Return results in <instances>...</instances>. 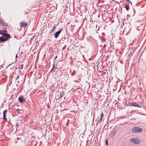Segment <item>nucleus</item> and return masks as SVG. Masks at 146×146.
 <instances>
[{
  "label": "nucleus",
  "mask_w": 146,
  "mask_h": 146,
  "mask_svg": "<svg viewBox=\"0 0 146 146\" xmlns=\"http://www.w3.org/2000/svg\"><path fill=\"white\" fill-rule=\"evenodd\" d=\"M101 122V121H98V122L97 123L96 125H100Z\"/></svg>",
  "instance_id": "f3484780"
},
{
  "label": "nucleus",
  "mask_w": 146,
  "mask_h": 146,
  "mask_svg": "<svg viewBox=\"0 0 146 146\" xmlns=\"http://www.w3.org/2000/svg\"><path fill=\"white\" fill-rule=\"evenodd\" d=\"M102 117H100V121H101L102 120Z\"/></svg>",
  "instance_id": "5701e85b"
},
{
  "label": "nucleus",
  "mask_w": 146,
  "mask_h": 146,
  "mask_svg": "<svg viewBox=\"0 0 146 146\" xmlns=\"http://www.w3.org/2000/svg\"><path fill=\"white\" fill-rule=\"evenodd\" d=\"M64 92L62 91L60 92V96H56V98L57 100H59L64 95Z\"/></svg>",
  "instance_id": "39448f33"
},
{
  "label": "nucleus",
  "mask_w": 146,
  "mask_h": 146,
  "mask_svg": "<svg viewBox=\"0 0 146 146\" xmlns=\"http://www.w3.org/2000/svg\"><path fill=\"white\" fill-rule=\"evenodd\" d=\"M110 48L111 47V44L110 43Z\"/></svg>",
  "instance_id": "bb28decb"
},
{
  "label": "nucleus",
  "mask_w": 146,
  "mask_h": 146,
  "mask_svg": "<svg viewBox=\"0 0 146 146\" xmlns=\"http://www.w3.org/2000/svg\"><path fill=\"white\" fill-rule=\"evenodd\" d=\"M62 73V72H61V71H60L59 72V74H61Z\"/></svg>",
  "instance_id": "393cba45"
},
{
  "label": "nucleus",
  "mask_w": 146,
  "mask_h": 146,
  "mask_svg": "<svg viewBox=\"0 0 146 146\" xmlns=\"http://www.w3.org/2000/svg\"><path fill=\"white\" fill-rule=\"evenodd\" d=\"M106 144L107 145H108V140L107 139H106Z\"/></svg>",
  "instance_id": "a211bd4d"
},
{
  "label": "nucleus",
  "mask_w": 146,
  "mask_h": 146,
  "mask_svg": "<svg viewBox=\"0 0 146 146\" xmlns=\"http://www.w3.org/2000/svg\"><path fill=\"white\" fill-rule=\"evenodd\" d=\"M0 23L1 25H2L4 26H5L6 25V23L4 22H0Z\"/></svg>",
  "instance_id": "4468645a"
},
{
  "label": "nucleus",
  "mask_w": 146,
  "mask_h": 146,
  "mask_svg": "<svg viewBox=\"0 0 146 146\" xmlns=\"http://www.w3.org/2000/svg\"><path fill=\"white\" fill-rule=\"evenodd\" d=\"M125 7L126 8V10L127 11H128L129 10V5H125Z\"/></svg>",
  "instance_id": "2eb2a0df"
},
{
  "label": "nucleus",
  "mask_w": 146,
  "mask_h": 146,
  "mask_svg": "<svg viewBox=\"0 0 146 146\" xmlns=\"http://www.w3.org/2000/svg\"><path fill=\"white\" fill-rule=\"evenodd\" d=\"M54 64H55V63L54 62V64L53 65V67L52 68V69L51 70V72H55V71L56 70V68H55V66Z\"/></svg>",
  "instance_id": "9b49d317"
},
{
  "label": "nucleus",
  "mask_w": 146,
  "mask_h": 146,
  "mask_svg": "<svg viewBox=\"0 0 146 146\" xmlns=\"http://www.w3.org/2000/svg\"><path fill=\"white\" fill-rule=\"evenodd\" d=\"M23 64H22L21 65H20V67H19V68H20V69H23Z\"/></svg>",
  "instance_id": "dca6fc26"
},
{
  "label": "nucleus",
  "mask_w": 146,
  "mask_h": 146,
  "mask_svg": "<svg viewBox=\"0 0 146 146\" xmlns=\"http://www.w3.org/2000/svg\"><path fill=\"white\" fill-rule=\"evenodd\" d=\"M7 110H5L3 112V119H4L5 120V121H7V119L6 118V113L7 112Z\"/></svg>",
  "instance_id": "0eeeda50"
},
{
  "label": "nucleus",
  "mask_w": 146,
  "mask_h": 146,
  "mask_svg": "<svg viewBox=\"0 0 146 146\" xmlns=\"http://www.w3.org/2000/svg\"><path fill=\"white\" fill-rule=\"evenodd\" d=\"M4 34V38L2 37H0V42L2 43L3 42H5L9 40V38H11L10 35L7 33V29L6 28H4L2 30Z\"/></svg>",
  "instance_id": "f257e3e1"
},
{
  "label": "nucleus",
  "mask_w": 146,
  "mask_h": 146,
  "mask_svg": "<svg viewBox=\"0 0 146 146\" xmlns=\"http://www.w3.org/2000/svg\"><path fill=\"white\" fill-rule=\"evenodd\" d=\"M131 140L133 142L137 144H139L140 143V140L136 137L132 138Z\"/></svg>",
  "instance_id": "7ed1b4c3"
},
{
  "label": "nucleus",
  "mask_w": 146,
  "mask_h": 146,
  "mask_svg": "<svg viewBox=\"0 0 146 146\" xmlns=\"http://www.w3.org/2000/svg\"><path fill=\"white\" fill-rule=\"evenodd\" d=\"M55 25L53 27V28L52 29L51 31H50V32H49L50 34H51L52 33V32L54 31V30L56 29V27L55 26Z\"/></svg>",
  "instance_id": "f8f14e48"
},
{
  "label": "nucleus",
  "mask_w": 146,
  "mask_h": 146,
  "mask_svg": "<svg viewBox=\"0 0 146 146\" xmlns=\"http://www.w3.org/2000/svg\"><path fill=\"white\" fill-rule=\"evenodd\" d=\"M4 34H5L3 33V32L0 29V35H2V37H3L4 38Z\"/></svg>",
  "instance_id": "ddd939ff"
},
{
  "label": "nucleus",
  "mask_w": 146,
  "mask_h": 146,
  "mask_svg": "<svg viewBox=\"0 0 146 146\" xmlns=\"http://www.w3.org/2000/svg\"><path fill=\"white\" fill-rule=\"evenodd\" d=\"M57 56H56L55 57V60H56V59L57 58Z\"/></svg>",
  "instance_id": "a878e982"
},
{
  "label": "nucleus",
  "mask_w": 146,
  "mask_h": 146,
  "mask_svg": "<svg viewBox=\"0 0 146 146\" xmlns=\"http://www.w3.org/2000/svg\"><path fill=\"white\" fill-rule=\"evenodd\" d=\"M27 23H26L21 22L20 23L21 27H23L27 25Z\"/></svg>",
  "instance_id": "9d476101"
},
{
  "label": "nucleus",
  "mask_w": 146,
  "mask_h": 146,
  "mask_svg": "<svg viewBox=\"0 0 146 146\" xmlns=\"http://www.w3.org/2000/svg\"><path fill=\"white\" fill-rule=\"evenodd\" d=\"M62 29H61L59 31L56 32L54 34V37L55 38H57L58 36H59V34H60L62 30Z\"/></svg>",
  "instance_id": "423d86ee"
},
{
  "label": "nucleus",
  "mask_w": 146,
  "mask_h": 146,
  "mask_svg": "<svg viewBox=\"0 0 146 146\" xmlns=\"http://www.w3.org/2000/svg\"><path fill=\"white\" fill-rule=\"evenodd\" d=\"M143 131V129L141 127H135L133 128L132 132L134 133L141 132Z\"/></svg>",
  "instance_id": "f03ea898"
},
{
  "label": "nucleus",
  "mask_w": 146,
  "mask_h": 146,
  "mask_svg": "<svg viewBox=\"0 0 146 146\" xmlns=\"http://www.w3.org/2000/svg\"><path fill=\"white\" fill-rule=\"evenodd\" d=\"M21 110L19 108L17 109V111H21Z\"/></svg>",
  "instance_id": "6ab92c4d"
},
{
  "label": "nucleus",
  "mask_w": 146,
  "mask_h": 146,
  "mask_svg": "<svg viewBox=\"0 0 146 146\" xmlns=\"http://www.w3.org/2000/svg\"><path fill=\"white\" fill-rule=\"evenodd\" d=\"M105 45H104V47H105Z\"/></svg>",
  "instance_id": "c85d7f7f"
},
{
  "label": "nucleus",
  "mask_w": 146,
  "mask_h": 146,
  "mask_svg": "<svg viewBox=\"0 0 146 146\" xmlns=\"http://www.w3.org/2000/svg\"><path fill=\"white\" fill-rule=\"evenodd\" d=\"M127 1L128 2H130L131 4H132V3H131V1H129V0H127Z\"/></svg>",
  "instance_id": "b1692460"
},
{
  "label": "nucleus",
  "mask_w": 146,
  "mask_h": 146,
  "mask_svg": "<svg viewBox=\"0 0 146 146\" xmlns=\"http://www.w3.org/2000/svg\"><path fill=\"white\" fill-rule=\"evenodd\" d=\"M18 57V56L17 55V54H16V56H15V57H16V61L17 60H16V58H17Z\"/></svg>",
  "instance_id": "4be33fe9"
},
{
  "label": "nucleus",
  "mask_w": 146,
  "mask_h": 146,
  "mask_svg": "<svg viewBox=\"0 0 146 146\" xmlns=\"http://www.w3.org/2000/svg\"><path fill=\"white\" fill-rule=\"evenodd\" d=\"M129 105L130 106H134L139 108L141 107V106H139L138 105V103L135 102H132L131 103H130L129 104Z\"/></svg>",
  "instance_id": "20e7f679"
},
{
  "label": "nucleus",
  "mask_w": 146,
  "mask_h": 146,
  "mask_svg": "<svg viewBox=\"0 0 146 146\" xmlns=\"http://www.w3.org/2000/svg\"><path fill=\"white\" fill-rule=\"evenodd\" d=\"M24 100H25V99H24L23 97L22 96H21L18 98V100L21 103L23 102Z\"/></svg>",
  "instance_id": "6e6552de"
},
{
  "label": "nucleus",
  "mask_w": 146,
  "mask_h": 146,
  "mask_svg": "<svg viewBox=\"0 0 146 146\" xmlns=\"http://www.w3.org/2000/svg\"><path fill=\"white\" fill-rule=\"evenodd\" d=\"M13 77L15 78L16 80H17L19 78V75L18 74L15 73L14 74Z\"/></svg>",
  "instance_id": "1a4fd4ad"
},
{
  "label": "nucleus",
  "mask_w": 146,
  "mask_h": 146,
  "mask_svg": "<svg viewBox=\"0 0 146 146\" xmlns=\"http://www.w3.org/2000/svg\"><path fill=\"white\" fill-rule=\"evenodd\" d=\"M15 126L16 127H18L19 126V125L18 124V123H16Z\"/></svg>",
  "instance_id": "aec40b11"
},
{
  "label": "nucleus",
  "mask_w": 146,
  "mask_h": 146,
  "mask_svg": "<svg viewBox=\"0 0 146 146\" xmlns=\"http://www.w3.org/2000/svg\"><path fill=\"white\" fill-rule=\"evenodd\" d=\"M103 115V113L102 112L101 113V117H102Z\"/></svg>",
  "instance_id": "412c9836"
},
{
  "label": "nucleus",
  "mask_w": 146,
  "mask_h": 146,
  "mask_svg": "<svg viewBox=\"0 0 146 146\" xmlns=\"http://www.w3.org/2000/svg\"><path fill=\"white\" fill-rule=\"evenodd\" d=\"M20 139V138H18V137L17 138V140H18V139Z\"/></svg>",
  "instance_id": "cd10ccee"
}]
</instances>
